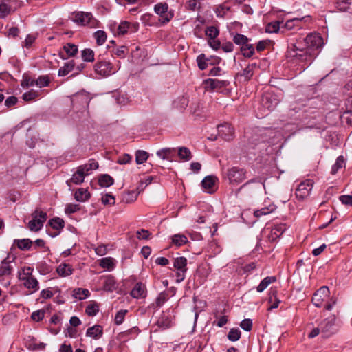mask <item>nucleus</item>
Returning a JSON list of instances; mask_svg holds the SVG:
<instances>
[{
    "instance_id": "nucleus-15",
    "label": "nucleus",
    "mask_w": 352,
    "mask_h": 352,
    "mask_svg": "<svg viewBox=\"0 0 352 352\" xmlns=\"http://www.w3.org/2000/svg\"><path fill=\"white\" fill-rule=\"evenodd\" d=\"M102 279L103 280L104 290L107 292H113L117 289L118 285L114 276L109 275L102 277Z\"/></svg>"
},
{
    "instance_id": "nucleus-35",
    "label": "nucleus",
    "mask_w": 352,
    "mask_h": 352,
    "mask_svg": "<svg viewBox=\"0 0 352 352\" xmlns=\"http://www.w3.org/2000/svg\"><path fill=\"white\" fill-rule=\"evenodd\" d=\"M85 180L83 175L80 171L76 170L72 175V178L66 182L67 186H71V184H80Z\"/></svg>"
},
{
    "instance_id": "nucleus-33",
    "label": "nucleus",
    "mask_w": 352,
    "mask_h": 352,
    "mask_svg": "<svg viewBox=\"0 0 352 352\" xmlns=\"http://www.w3.org/2000/svg\"><path fill=\"white\" fill-rule=\"evenodd\" d=\"M6 2H10V0H3V1L0 3V19L5 18L7 15L14 11V10H12L11 6Z\"/></svg>"
},
{
    "instance_id": "nucleus-37",
    "label": "nucleus",
    "mask_w": 352,
    "mask_h": 352,
    "mask_svg": "<svg viewBox=\"0 0 352 352\" xmlns=\"http://www.w3.org/2000/svg\"><path fill=\"white\" fill-rule=\"evenodd\" d=\"M98 182L102 187H109L113 184L114 179L110 175L104 174L99 177Z\"/></svg>"
},
{
    "instance_id": "nucleus-54",
    "label": "nucleus",
    "mask_w": 352,
    "mask_h": 352,
    "mask_svg": "<svg viewBox=\"0 0 352 352\" xmlns=\"http://www.w3.org/2000/svg\"><path fill=\"white\" fill-rule=\"evenodd\" d=\"M148 157V154L144 151H138L135 153V161L137 164H141L146 162Z\"/></svg>"
},
{
    "instance_id": "nucleus-26",
    "label": "nucleus",
    "mask_w": 352,
    "mask_h": 352,
    "mask_svg": "<svg viewBox=\"0 0 352 352\" xmlns=\"http://www.w3.org/2000/svg\"><path fill=\"white\" fill-rule=\"evenodd\" d=\"M276 281V276H267L261 280L256 287V291L259 293L263 292L271 283Z\"/></svg>"
},
{
    "instance_id": "nucleus-34",
    "label": "nucleus",
    "mask_w": 352,
    "mask_h": 352,
    "mask_svg": "<svg viewBox=\"0 0 352 352\" xmlns=\"http://www.w3.org/2000/svg\"><path fill=\"white\" fill-rule=\"evenodd\" d=\"M173 266L177 270H187V259L181 256L175 258Z\"/></svg>"
},
{
    "instance_id": "nucleus-40",
    "label": "nucleus",
    "mask_w": 352,
    "mask_h": 352,
    "mask_svg": "<svg viewBox=\"0 0 352 352\" xmlns=\"http://www.w3.org/2000/svg\"><path fill=\"white\" fill-rule=\"evenodd\" d=\"M94 52L90 48H85L81 51V56L84 61L93 62L94 60Z\"/></svg>"
},
{
    "instance_id": "nucleus-48",
    "label": "nucleus",
    "mask_w": 352,
    "mask_h": 352,
    "mask_svg": "<svg viewBox=\"0 0 352 352\" xmlns=\"http://www.w3.org/2000/svg\"><path fill=\"white\" fill-rule=\"evenodd\" d=\"M94 36L96 40V43L98 45H103L107 40V34L103 30L96 31L94 33Z\"/></svg>"
},
{
    "instance_id": "nucleus-6",
    "label": "nucleus",
    "mask_w": 352,
    "mask_h": 352,
    "mask_svg": "<svg viewBox=\"0 0 352 352\" xmlns=\"http://www.w3.org/2000/svg\"><path fill=\"white\" fill-rule=\"evenodd\" d=\"M154 11L160 16V21L164 24L168 23L174 16L173 10L168 11V5L166 3H157L154 6Z\"/></svg>"
},
{
    "instance_id": "nucleus-1",
    "label": "nucleus",
    "mask_w": 352,
    "mask_h": 352,
    "mask_svg": "<svg viewBox=\"0 0 352 352\" xmlns=\"http://www.w3.org/2000/svg\"><path fill=\"white\" fill-rule=\"evenodd\" d=\"M286 56L292 60L296 59L300 62H312L315 54H311L309 49L307 48L305 43L297 42L296 43H291L288 45Z\"/></svg>"
},
{
    "instance_id": "nucleus-2",
    "label": "nucleus",
    "mask_w": 352,
    "mask_h": 352,
    "mask_svg": "<svg viewBox=\"0 0 352 352\" xmlns=\"http://www.w3.org/2000/svg\"><path fill=\"white\" fill-rule=\"evenodd\" d=\"M32 267H24L21 272H19V279L23 283L25 288L32 289L31 293L35 292L39 289L38 281L32 276Z\"/></svg>"
},
{
    "instance_id": "nucleus-53",
    "label": "nucleus",
    "mask_w": 352,
    "mask_h": 352,
    "mask_svg": "<svg viewBox=\"0 0 352 352\" xmlns=\"http://www.w3.org/2000/svg\"><path fill=\"white\" fill-rule=\"evenodd\" d=\"M280 29L279 21H272L267 24L265 32L267 33H276Z\"/></svg>"
},
{
    "instance_id": "nucleus-56",
    "label": "nucleus",
    "mask_w": 352,
    "mask_h": 352,
    "mask_svg": "<svg viewBox=\"0 0 352 352\" xmlns=\"http://www.w3.org/2000/svg\"><path fill=\"white\" fill-rule=\"evenodd\" d=\"M189 102L188 98L185 96H182L178 98V99L175 101V104L177 108L179 109H185L188 106Z\"/></svg>"
},
{
    "instance_id": "nucleus-19",
    "label": "nucleus",
    "mask_w": 352,
    "mask_h": 352,
    "mask_svg": "<svg viewBox=\"0 0 352 352\" xmlns=\"http://www.w3.org/2000/svg\"><path fill=\"white\" fill-rule=\"evenodd\" d=\"M102 333L103 329L102 326L96 324L87 329L86 336L94 339H98L102 336Z\"/></svg>"
},
{
    "instance_id": "nucleus-58",
    "label": "nucleus",
    "mask_w": 352,
    "mask_h": 352,
    "mask_svg": "<svg viewBox=\"0 0 352 352\" xmlns=\"http://www.w3.org/2000/svg\"><path fill=\"white\" fill-rule=\"evenodd\" d=\"M35 85L39 87H46L50 83L49 78L47 76H41L36 80Z\"/></svg>"
},
{
    "instance_id": "nucleus-36",
    "label": "nucleus",
    "mask_w": 352,
    "mask_h": 352,
    "mask_svg": "<svg viewBox=\"0 0 352 352\" xmlns=\"http://www.w3.org/2000/svg\"><path fill=\"white\" fill-rule=\"evenodd\" d=\"M90 294L87 289L77 288L73 291V296L78 300H83L87 298Z\"/></svg>"
},
{
    "instance_id": "nucleus-47",
    "label": "nucleus",
    "mask_w": 352,
    "mask_h": 352,
    "mask_svg": "<svg viewBox=\"0 0 352 352\" xmlns=\"http://www.w3.org/2000/svg\"><path fill=\"white\" fill-rule=\"evenodd\" d=\"M43 226V223L41 221H39L36 218H32L31 221H29L28 228L31 231L37 232L40 230Z\"/></svg>"
},
{
    "instance_id": "nucleus-11",
    "label": "nucleus",
    "mask_w": 352,
    "mask_h": 352,
    "mask_svg": "<svg viewBox=\"0 0 352 352\" xmlns=\"http://www.w3.org/2000/svg\"><path fill=\"white\" fill-rule=\"evenodd\" d=\"M218 178L214 175H208L204 177L201 182L203 188L208 193L214 192L217 189Z\"/></svg>"
},
{
    "instance_id": "nucleus-52",
    "label": "nucleus",
    "mask_w": 352,
    "mask_h": 352,
    "mask_svg": "<svg viewBox=\"0 0 352 352\" xmlns=\"http://www.w3.org/2000/svg\"><path fill=\"white\" fill-rule=\"evenodd\" d=\"M344 166V159L343 156H339L336 163L333 164L331 168V173L335 175L338 171Z\"/></svg>"
},
{
    "instance_id": "nucleus-8",
    "label": "nucleus",
    "mask_w": 352,
    "mask_h": 352,
    "mask_svg": "<svg viewBox=\"0 0 352 352\" xmlns=\"http://www.w3.org/2000/svg\"><path fill=\"white\" fill-rule=\"evenodd\" d=\"M314 182L311 179H307L301 182L296 190V197L299 200L307 198L313 188Z\"/></svg>"
},
{
    "instance_id": "nucleus-21",
    "label": "nucleus",
    "mask_w": 352,
    "mask_h": 352,
    "mask_svg": "<svg viewBox=\"0 0 352 352\" xmlns=\"http://www.w3.org/2000/svg\"><path fill=\"white\" fill-rule=\"evenodd\" d=\"M74 270L71 265L65 263H61L56 268V272L58 274L62 277L68 276L72 274Z\"/></svg>"
},
{
    "instance_id": "nucleus-51",
    "label": "nucleus",
    "mask_w": 352,
    "mask_h": 352,
    "mask_svg": "<svg viewBox=\"0 0 352 352\" xmlns=\"http://www.w3.org/2000/svg\"><path fill=\"white\" fill-rule=\"evenodd\" d=\"M168 299V294L167 292H162L160 293L155 300V307L157 308L162 307Z\"/></svg>"
},
{
    "instance_id": "nucleus-55",
    "label": "nucleus",
    "mask_w": 352,
    "mask_h": 352,
    "mask_svg": "<svg viewBox=\"0 0 352 352\" xmlns=\"http://www.w3.org/2000/svg\"><path fill=\"white\" fill-rule=\"evenodd\" d=\"M233 41L235 44L241 45H244V44H246L249 41V38L241 34H236L233 37Z\"/></svg>"
},
{
    "instance_id": "nucleus-31",
    "label": "nucleus",
    "mask_w": 352,
    "mask_h": 352,
    "mask_svg": "<svg viewBox=\"0 0 352 352\" xmlns=\"http://www.w3.org/2000/svg\"><path fill=\"white\" fill-rule=\"evenodd\" d=\"M115 261L111 257H105L100 260V266L111 271L115 267Z\"/></svg>"
},
{
    "instance_id": "nucleus-29",
    "label": "nucleus",
    "mask_w": 352,
    "mask_h": 352,
    "mask_svg": "<svg viewBox=\"0 0 352 352\" xmlns=\"http://www.w3.org/2000/svg\"><path fill=\"white\" fill-rule=\"evenodd\" d=\"M75 63L74 60H70L64 64V66L61 67L58 69V76H65L67 75L71 71L74 69Z\"/></svg>"
},
{
    "instance_id": "nucleus-9",
    "label": "nucleus",
    "mask_w": 352,
    "mask_h": 352,
    "mask_svg": "<svg viewBox=\"0 0 352 352\" xmlns=\"http://www.w3.org/2000/svg\"><path fill=\"white\" fill-rule=\"evenodd\" d=\"M204 84L208 91H219L229 85L230 82L228 80L208 78L204 80Z\"/></svg>"
},
{
    "instance_id": "nucleus-50",
    "label": "nucleus",
    "mask_w": 352,
    "mask_h": 352,
    "mask_svg": "<svg viewBox=\"0 0 352 352\" xmlns=\"http://www.w3.org/2000/svg\"><path fill=\"white\" fill-rule=\"evenodd\" d=\"M241 332L239 329L232 328L228 334V338L232 342H236L241 338Z\"/></svg>"
},
{
    "instance_id": "nucleus-63",
    "label": "nucleus",
    "mask_w": 352,
    "mask_h": 352,
    "mask_svg": "<svg viewBox=\"0 0 352 352\" xmlns=\"http://www.w3.org/2000/svg\"><path fill=\"white\" fill-rule=\"evenodd\" d=\"M87 171L91 174L92 170H96L98 168V164L94 159L89 160L88 163L82 164Z\"/></svg>"
},
{
    "instance_id": "nucleus-7",
    "label": "nucleus",
    "mask_w": 352,
    "mask_h": 352,
    "mask_svg": "<svg viewBox=\"0 0 352 352\" xmlns=\"http://www.w3.org/2000/svg\"><path fill=\"white\" fill-rule=\"evenodd\" d=\"M304 42L307 48L309 49V52L312 53V50H317L321 47L323 45V39L318 34L316 33H311L308 34L305 38Z\"/></svg>"
},
{
    "instance_id": "nucleus-64",
    "label": "nucleus",
    "mask_w": 352,
    "mask_h": 352,
    "mask_svg": "<svg viewBox=\"0 0 352 352\" xmlns=\"http://www.w3.org/2000/svg\"><path fill=\"white\" fill-rule=\"evenodd\" d=\"M38 96V93L34 90H30L23 94V99L25 101L30 102L35 99Z\"/></svg>"
},
{
    "instance_id": "nucleus-49",
    "label": "nucleus",
    "mask_w": 352,
    "mask_h": 352,
    "mask_svg": "<svg viewBox=\"0 0 352 352\" xmlns=\"http://www.w3.org/2000/svg\"><path fill=\"white\" fill-rule=\"evenodd\" d=\"M99 311V306L96 302H91L86 307L85 312L89 316H96Z\"/></svg>"
},
{
    "instance_id": "nucleus-42",
    "label": "nucleus",
    "mask_w": 352,
    "mask_h": 352,
    "mask_svg": "<svg viewBox=\"0 0 352 352\" xmlns=\"http://www.w3.org/2000/svg\"><path fill=\"white\" fill-rule=\"evenodd\" d=\"M134 27L135 30H136V25L131 24L127 21H122L120 23L118 28V32L119 34L124 35L127 33L128 30L131 28Z\"/></svg>"
},
{
    "instance_id": "nucleus-24",
    "label": "nucleus",
    "mask_w": 352,
    "mask_h": 352,
    "mask_svg": "<svg viewBox=\"0 0 352 352\" xmlns=\"http://www.w3.org/2000/svg\"><path fill=\"white\" fill-rule=\"evenodd\" d=\"M256 63L249 64L243 71L239 74L247 81L250 80L254 75V69L256 67Z\"/></svg>"
},
{
    "instance_id": "nucleus-22",
    "label": "nucleus",
    "mask_w": 352,
    "mask_h": 352,
    "mask_svg": "<svg viewBox=\"0 0 352 352\" xmlns=\"http://www.w3.org/2000/svg\"><path fill=\"white\" fill-rule=\"evenodd\" d=\"M277 291L276 289H271L269 294V300L268 302L270 304L268 310H272L273 309L277 308L280 302V300L276 296Z\"/></svg>"
},
{
    "instance_id": "nucleus-14",
    "label": "nucleus",
    "mask_w": 352,
    "mask_h": 352,
    "mask_svg": "<svg viewBox=\"0 0 352 352\" xmlns=\"http://www.w3.org/2000/svg\"><path fill=\"white\" fill-rule=\"evenodd\" d=\"M261 104L265 108L271 111L277 106L278 100L270 94H265L262 98Z\"/></svg>"
},
{
    "instance_id": "nucleus-16",
    "label": "nucleus",
    "mask_w": 352,
    "mask_h": 352,
    "mask_svg": "<svg viewBox=\"0 0 352 352\" xmlns=\"http://www.w3.org/2000/svg\"><path fill=\"white\" fill-rule=\"evenodd\" d=\"M146 293V286L142 283H137L131 290V295L135 298H144Z\"/></svg>"
},
{
    "instance_id": "nucleus-10",
    "label": "nucleus",
    "mask_w": 352,
    "mask_h": 352,
    "mask_svg": "<svg viewBox=\"0 0 352 352\" xmlns=\"http://www.w3.org/2000/svg\"><path fill=\"white\" fill-rule=\"evenodd\" d=\"M73 21L80 25H93L94 20L91 13L85 12H74Z\"/></svg>"
},
{
    "instance_id": "nucleus-44",
    "label": "nucleus",
    "mask_w": 352,
    "mask_h": 352,
    "mask_svg": "<svg viewBox=\"0 0 352 352\" xmlns=\"http://www.w3.org/2000/svg\"><path fill=\"white\" fill-rule=\"evenodd\" d=\"M187 242V237L184 234H175L172 236V243L177 247H180Z\"/></svg>"
},
{
    "instance_id": "nucleus-27",
    "label": "nucleus",
    "mask_w": 352,
    "mask_h": 352,
    "mask_svg": "<svg viewBox=\"0 0 352 352\" xmlns=\"http://www.w3.org/2000/svg\"><path fill=\"white\" fill-rule=\"evenodd\" d=\"M14 243L21 250H28L33 242L30 239H15Z\"/></svg>"
},
{
    "instance_id": "nucleus-59",
    "label": "nucleus",
    "mask_w": 352,
    "mask_h": 352,
    "mask_svg": "<svg viewBox=\"0 0 352 352\" xmlns=\"http://www.w3.org/2000/svg\"><path fill=\"white\" fill-rule=\"evenodd\" d=\"M32 218H36L39 221H41L44 223V222L47 219V213L40 210L39 209H36L34 212L32 214Z\"/></svg>"
},
{
    "instance_id": "nucleus-45",
    "label": "nucleus",
    "mask_w": 352,
    "mask_h": 352,
    "mask_svg": "<svg viewBox=\"0 0 352 352\" xmlns=\"http://www.w3.org/2000/svg\"><path fill=\"white\" fill-rule=\"evenodd\" d=\"M138 196V192L133 190L129 191L122 195V201L126 204H131L134 202Z\"/></svg>"
},
{
    "instance_id": "nucleus-57",
    "label": "nucleus",
    "mask_w": 352,
    "mask_h": 352,
    "mask_svg": "<svg viewBox=\"0 0 352 352\" xmlns=\"http://www.w3.org/2000/svg\"><path fill=\"white\" fill-rule=\"evenodd\" d=\"M80 210V206L76 204H69L66 205L65 212L67 214L75 213Z\"/></svg>"
},
{
    "instance_id": "nucleus-5",
    "label": "nucleus",
    "mask_w": 352,
    "mask_h": 352,
    "mask_svg": "<svg viewBox=\"0 0 352 352\" xmlns=\"http://www.w3.org/2000/svg\"><path fill=\"white\" fill-rule=\"evenodd\" d=\"M320 331L322 337L324 338H328L335 334L338 329L336 324V317L335 316H331L324 320H322L320 324Z\"/></svg>"
},
{
    "instance_id": "nucleus-39",
    "label": "nucleus",
    "mask_w": 352,
    "mask_h": 352,
    "mask_svg": "<svg viewBox=\"0 0 352 352\" xmlns=\"http://www.w3.org/2000/svg\"><path fill=\"white\" fill-rule=\"evenodd\" d=\"M275 209H276V206L272 204V205H270L267 207H264V208H262L259 210L254 211V214L255 217H260L263 215H266V214L272 213V212H274L275 210Z\"/></svg>"
},
{
    "instance_id": "nucleus-43",
    "label": "nucleus",
    "mask_w": 352,
    "mask_h": 352,
    "mask_svg": "<svg viewBox=\"0 0 352 352\" xmlns=\"http://www.w3.org/2000/svg\"><path fill=\"white\" fill-rule=\"evenodd\" d=\"M205 34L208 39H215L219 34V30L216 26L211 25L206 28Z\"/></svg>"
},
{
    "instance_id": "nucleus-28",
    "label": "nucleus",
    "mask_w": 352,
    "mask_h": 352,
    "mask_svg": "<svg viewBox=\"0 0 352 352\" xmlns=\"http://www.w3.org/2000/svg\"><path fill=\"white\" fill-rule=\"evenodd\" d=\"M90 100L86 94H77L74 96L72 102L81 103L83 107H87L89 104Z\"/></svg>"
},
{
    "instance_id": "nucleus-41",
    "label": "nucleus",
    "mask_w": 352,
    "mask_h": 352,
    "mask_svg": "<svg viewBox=\"0 0 352 352\" xmlns=\"http://www.w3.org/2000/svg\"><path fill=\"white\" fill-rule=\"evenodd\" d=\"M208 61H210V59L206 58L204 54H199L197 58V65L201 70H204L208 67Z\"/></svg>"
},
{
    "instance_id": "nucleus-25",
    "label": "nucleus",
    "mask_w": 352,
    "mask_h": 352,
    "mask_svg": "<svg viewBox=\"0 0 352 352\" xmlns=\"http://www.w3.org/2000/svg\"><path fill=\"white\" fill-rule=\"evenodd\" d=\"M286 230L285 224L276 225L271 231L270 239L272 240L279 238L283 232Z\"/></svg>"
},
{
    "instance_id": "nucleus-23",
    "label": "nucleus",
    "mask_w": 352,
    "mask_h": 352,
    "mask_svg": "<svg viewBox=\"0 0 352 352\" xmlns=\"http://www.w3.org/2000/svg\"><path fill=\"white\" fill-rule=\"evenodd\" d=\"M175 153V148H162L157 152V155L162 160H170Z\"/></svg>"
},
{
    "instance_id": "nucleus-13",
    "label": "nucleus",
    "mask_w": 352,
    "mask_h": 352,
    "mask_svg": "<svg viewBox=\"0 0 352 352\" xmlns=\"http://www.w3.org/2000/svg\"><path fill=\"white\" fill-rule=\"evenodd\" d=\"M218 135L226 141L232 139L234 135V129L228 123L220 124L217 126Z\"/></svg>"
},
{
    "instance_id": "nucleus-62",
    "label": "nucleus",
    "mask_w": 352,
    "mask_h": 352,
    "mask_svg": "<svg viewBox=\"0 0 352 352\" xmlns=\"http://www.w3.org/2000/svg\"><path fill=\"white\" fill-rule=\"evenodd\" d=\"M127 312V310H120L118 311L114 319L115 323L118 325L122 324Z\"/></svg>"
},
{
    "instance_id": "nucleus-20",
    "label": "nucleus",
    "mask_w": 352,
    "mask_h": 352,
    "mask_svg": "<svg viewBox=\"0 0 352 352\" xmlns=\"http://www.w3.org/2000/svg\"><path fill=\"white\" fill-rule=\"evenodd\" d=\"M48 225L58 231L56 233L52 234V236H56L59 234V231L64 228L65 221L59 217H54L49 221Z\"/></svg>"
},
{
    "instance_id": "nucleus-12",
    "label": "nucleus",
    "mask_w": 352,
    "mask_h": 352,
    "mask_svg": "<svg viewBox=\"0 0 352 352\" xmlns=\"http://www.w3.org/2000/svg\"><path fill=\"white\" fill-rule=\"evenodd\" d=\"M328 294L329 288L325 286L321 287L314 293L312 297L311 301L313 304L317 307H320L322 306V302L324 300V298L328 296Z\"/></svg>"
},
{
    "instance_id": "nucleus-3",
    "label": "nucleus",
    "mask_w": 352,
    "mask_h": 352,
    "mask_svg": "<svg viewBox=\"0 0 352 352\" xmlns=\"http://www.w3.org/2000/svg\"><path fill=\"white\" fill-rule=\"evenodd\" d=\"M247 171L239 166H232L223 173V176L231 185H238L246 179Z\"/></svg>"
},
{
    "instance_id": "nucleus-32",
    "label": "nucleus",
    "mask_w": 352,
    "mask_h": 352,
    "mask_svg": "<svg viewBox=\"0 0 352 352\" xmlns=\"http://www.w3.org/2000/svg\"><path fill=\"white\" fill-rule=\"evenodd\" d=\"M173 318L169 316H162L157 320V324L160 327L164 329L170 328L173 325Z\"/></svg>"
},
{
    "instance_id": "nucleus-60",
    "label": "nucleus",
    "mask_w": 352,
    "mask_h": 352,
    "mask_svg": "<svg viewBox=\"0 0 352 352\" xmlns=\"http://www.w3.org/2000/svg\"><path fill=\"white\" fill-rule=\"evenodd\" d=\"M101 201L104 205L113 206L116 203L114 196L111 194H105L103 195L102 197Z\"/></svg>"
},
{
    "instance_id": "nucleus-61",
    "label": "nucleus",
    "mask_w": 352,
    "mask_h": 352,
    "mask_svg": "<svg viewBox=\"0 0 352 352\" xmlns=\"http://www.w3.org/2000/svg\"><path fill=\"white\" fill-rule=\"evenodd\" d=\"M138 332H139L138 327H133V328H131L127 331L121 332L119 334V337L120 339H124L125 337H126L127 336H129V335H133L134 336H135L136 335H138Z\"/></svg>"
},
{
    "instance_id": "nucleus-38",
    "label": "nucleus",
    "mask_w": 352,
    "mask_h": 352,
    "mask_svg": "<svg viewBox=\"0 0 352 352\" xmlns=\"http://www.w3.org/2000/svg\"><path fill=\"white\" fill-rule=\"evenodd\" d=\"M241 52L243 56L250 58L254 54V47L252 44L248 42L241 47Z\"/></svg>"
},
{
    "instance_id": "nucleus-17",
    "label": "nucleus",
    "mask_w": 352,
    "mask_h": 352,
    "mask_svg": "<svg viewBox=\"0 0 352 352\" xmlns=\"http://www.w3.org/2000/svg\"><path fill=\"white\" fill-rule=\"evenodd\" d=\"M91 197V194L86 188H78L74 193V199L79 202L87 201Z\"/></svg>"
},
{
    "instance_id": "nucleus-4",
    "label": "nucleus",
    "mask_w": 352,
    "mask_h": 352,
    "mask_svg": "<svg viewBox=\"0 0 352 352\" xmlns=\"http://www.w3.org/2000/svg\"><path fill=\"white\" fill-rule=\"evenodd\" d=\"M95 73L101 77H107L117 72L113 64L109 60L98 58L94 65Z\"/></svg>"
},
{
    "instance_id": "nucleus-46",
    "label": "nucleus",
    "mask_w": 352,
    "mask_h": 352,
    "mask_svg": "<svg viewBox=\"0 0 352 352\" xmlns=\"http://www.w3.org/2000/svg\"><path fill=\"white\" fill-rule=\"evenodd\" d=\"M63 50L68 56H74L78 53V47L75 44L68 43L63 46Z\"/></svg>"
},
{
    "instance_id": "nucleus-18",
    "label": "nucleus",
    "mask_w": 352,
    "mask_h": 352,
    "mask_svg": "<svg viewBox=\"0 0 352 352\" xmlns=\"http://www.w3.org/2000/svg\"><path fill=\"white\" fill-rule=\"evenodd\" d=\"M9 256L2 261L0 265V276H8L11 274L13 267L11 265Z\"/></svg>"
},
{
    "instance_id": "nucleus-30",
    "label": "nucleus",
    "mask_w": 352,
    "mask_h": 352,
    "mask_svg": "<svg viewBox=\"0 0 352 352\" xmlns=\"http://www.w3.org/2000/svg\"><path fill=\"white\" fill-rule=\"evenodd\" d=\"M178 156L182 161H189L192 159V155L191 151L185 146L179 147L178 148Z\"/></svg>"
}]
</instances>
